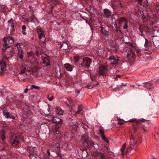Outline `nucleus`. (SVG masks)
<instances>
[{
    "instance_id": "nucleus-1",
    "label": "nucleus",
    "mask_w": 159,
    "mask_h": 159,
    "mask_svg": "<svg viewBox=\"0 0 159 159\" xmlns=\"http://www.w3.org/2000/svg\"><path fill=\"white\" fill-rule=\"evenodd\" d=\"M37 64V61L34 57L33 52H27L26 60L22 64V66L20 68L21 70L20 74H23L26 70L32 72H36L38 69Z\"/></svg>"
},
{
    "instance_id": "nucleus-2",
    "label": "nucleus",
    "mask_w": 159,
    "mask_h": 159,
    "mask_svg": "<svg viewBox=\"0 0 159 159\" xmlns=\"http://www.w3.org/2000/svg\"><path fill=\"white\" fill-rule=\"evenodd\" d=\"M129 122H134L133 124L134 127V132L136 131L137 129L139 128V125L142 122H145L147 121V120L143 119H137L136 118L131 119L129 121Z\"/></svg>"
},
{
    "instance_id": "nucleus-3",
    "label": "nucleus",
    "mask_w": 159,
    "mask_h": 159,
    "mask_svg": "<svg viewBox=\"0 0 159 159\" xmlns=\"http://www.w3.org/2000/svg\"><path fill=\"white\" fill-rule=\"evenodd\" d=\"M118 27H122L124 29L128 28V20L126 18L122 17L117 19Z\"/></svg>"
},
{
    "instance_id": "nucleus-4",
    "label": "nucleus",
    "mask_w": 159,
    "mask_h": 159,
    "mask_svg": "<svg viewBox=\"0 0 159 159\" xmlns=\"http://www.w3.org/2000/svg\"><path fill=\"white\" fill-rule=\"evenodd\" d=\"M4 44L3 48V50H6L12 44L14 43V40L11 37H8L7 38H4Z\"/></svg>"
},
{
    "instance_id": "nucleus-5",
    "label": "nucleus",
    "mask_w": 159,
    "mask_h": 159,
    "mask_svg": "<svg viewBox=\"0 0 159 159\" xmlns=\"http://www.w3.org/2000/svg\"><path fill=\"white\" fill-rule=\"evenodd\" d=\"M153 23H154L152 22L150 26L147 25H140L139 29L141 33V36H143V32H148L153 27V26H152V25L153 24Z\"/></svg>"
},
{
    "instance_id": "nucleus-6",
    "label": "nucleus",
    "mask_w": 159,
    "mask_h": 159,
    "mask_svg": "<svg viewBox=\"0 0 159 159\" xmlns=\"http://www.w3.org/2000/svg\"><path fill=\"white\" fill-rule=\"evenodd\" d=\"M61 137H59L58 139H56L55 140H53L51 144L54 147L57 148V151H54V152H56L57 154V156H61L59 149L60 146V143L61 142Z\"/></svg>"
},
{
    "instance_id": "nucleus-7",
    "label": "nucleus",
    "mask_w": 159,
    "mask_h": 159,
    "mask_svg": "<svg viewBox=\"0 0 159 159\" xmlns=\"http://www.w3.org/2000/svg\"><path fill=\"white\" fill-rule=\"evenodd\" d=\"M23 46L20 43H18L16 45L17 48L18 50V59L22 61H23V54L24 53L22 48Z\"/></svg>"
},
{
    "instance_id": "nucleus-8",
    "label": "nucleus",
    "mask_w": 159,
    "mask_h": 159,
    "mask_svg": "<svg viewBox=\"0 0 159 159\" xmlns=\"http://www.w3.org/2000/svg\"><path fill=\"white\" fill-rule=\"evenodd\" d=\"M7 72L6 63L3 60L0 61V75H3Z\"/></svg>"
},
{
    "instance_id": "nucleus-9",
    "label": "nucleus",
    "mask_w": 159,
    "mask_h": 159,
    "mask_svg": "<svg viewBox=\"0 0 159 159\" xmlns=\"http://www.w3.org/2000/svg\"><path fill=\"white\" fill-rule=\"evenodd\" d=\"M137 142V140L134 137L131 138L130 139L129 147L127 149V152H130L131 150L133 149H134L135 150H136L135 148V147Z\"/></svg>"
},
{
    "instance_id": "nucleus-10",
    "label": "nucleus",
    "mask_w": 159,
    "mask_h": 159,
    "mask_svg": "<svg viewBox=\"0 0 159 159\" xmlns=\"http://www.w3.org/2000/svg\"><path fill=\"white\" fill-rule=\"evenodd\" d=\"M15 23V21L13 19H11L8 21V30H9L11 33H12L14 30V25Z\"/></svg>"
},
{
    "instance_id": "nucleus-11",
    "label": "nucleus",
    "mask_w": 159,
    "mask_h": 159,
    "mask_svg": "<svg viewBox=\"0 0 159 159\" xmlns=\"http://www.w3.org/2000/svg\"><path fill=\"white\" fill-rule=\"evenodd\" d=\"M91 62V60L90 59L87 57H85L83 59L82 66L83 67L88 68L89 67Z\"/></svg>"
},
{
    "instance_id": "nucleus-12",
    "label": "nucleus",
    "mask_w": 159,
    "mask_h": 159,
    "mask_svg": "<svg viewBox=\"0 0 159 159\" xmlns=\"http://www.w3.org/2000/svg\"><path fill=\"white\" fill-rule=\"evenodd\" d=\"M108 60L111 64H118L119 59L117 57H115L112 54H111Z\"/></svg>"
},
{
    "instance_id": "nucleus-13",
    "label": "nucleus",
    "mask_w": 159,
    "mask_h": 159,
    "mask_svg": "<svg viewBox=\"0 0 159 159\" xmlns=\"http://www.w3.org/2000/svg\"><path fill=\"white\" fill-rule=\"evenodd\" d=\"M59 126L57 124L53 126L52 128V131L54 134L55 135H58L59 136L61 134V132L59 128Z\"/></svg>"
},
{
    "instance_id": "nucleus-14",
    "label": "nucleus",
    "mask_w": 159,
    "mask_h": 159,
    "mask_svg": "<svg viewBox=\"0 0 159 159\" xmlns=\"http://www.w3.org/2000/svg\"><path fill=\"white\" fill-rule=\"evenodd\" d=\"M37 32L39 35V38L40 39L42 42H44L46 39L44 32L40 28H38L37 29Z\"/></svg>"
},
{
    "instance_id": "nucleus-15",
    "label": "nucleus",
    "mask_w": 159,
    "mask_h": 159,
    "mask_svg": "<svg viewBox=\"0 0 159 159\" xmlns=\"http://www.w3.org/2000/svg\"><path fill=\"white\" fill-rule=\"evenodd\" d=\"M135 57V55L134 52L132 50L128 52L127 54V58L128 60L130 61H133L134 60Z\"/></svg>"
},
{
    "instance_id": "nucleus-16",
    "label": "nucleus",
    "mask_w": 159,
    "mask_h": 159,
    "mask_svg": "<svg viewBox=\"0 0 159 159\" xmlns=\"http://www.w3.org/2000/svg\"><path fill=\"white\" fill-rule=\"evenodd\" d=\"M107 70V67L106 66H99V73L102 75H104L106 73Z\"/></svg>"
},
{
    "instance_id": "nucleus-17",
    "label": "nucleus",
    "mask_w": 159,
    "mask_h": 159,
    "mask_svg": "<svg viewBox=\"0 0 159 159\" xmlns=\"http://www.w3.org/2000/svg\"><path fill=\"white\" fill-rule=\"evenodd\" d=\"M69 43L68 42H64L60 46V48L63 50H66L68 48L70 49L71 47L69 46Z\"/></svg>"
},
{
    "instance_id": "nucleus-18",
    "label": "nucleus",
    "mask_w": 159,
    "mask_h": 159,
    "mask_svg": "<svg viewBox=\"0 0 159 159\" xmlns=\"http://www.w3.org/2000/svg\"><path fill=\"white\" fill-rule=\"evenodd\" d=\"M19 136H16L14 139H11V144L13 146H16L19 143Z\"/></svg>"
},
{
    "instance_id": "nucleus-19",
    "label": "nucleus",
    "mask_w": 159,
    "mask_h": 159,
    "mask_svg": "<svg viewBox=\"0 0 159 159\" xmlns=\"http://www.w3.org/2000/svg\"><path fill=\"white\" fill-rule=\"evenodd\" d=\"M146 42L144 44L145 50H150L152 49V45L151 42H149L146 39Z\"/></svg>"
},
{
    "instance_id": "nucleus-20",
    "label": "nucleus",
    "mask_w": 159,
    "mask_h": 159,
    "mask_svg": "<svg viewBox=\"0 0 159 159\" xmlns=\"http://www.w3.org/2000/svg\"><path fill=\"white\" fill-rule=\"evenodd\" d=\"M153 45L156 47L159 46V37L157 36H154L152 38Z\"/></svg>"
},
{
    "instance_id": "nucleus-21",
    "label": "nucleus",
    "mask_w": 159,
    "mask_h": 159,
    "mask_svg": "<svg viewBox=\"0 0 159 159\" xmlns=\"http://www.w3.org/2000/svg\"><path fill=\"white\" fill-rule=\"evenodd\" d=\"M3 114L5 116V117L7 118H10L12 120H14L15 119V117L11 114H10V113L7 112V111H3Z\"/></svg>"
},
{
    "instance_id": "nucleus-22",
    "label": "nucleus",
    "mask_w": 159,
    "mask_h": 159,
    "mask_svg": "<svg viewBox=\"0 0 159 159\" xmlns=\"http://www.w3.org/2000/svg\"><path fill=\"white\" fill-rule=\"evenodd\" d=\"M42 63L44 66H47L50 65L49 59L47 57H44L43 58Z\"/></svg>"
},
{
    "instance_id": "nucleus-23",
    "label": "nucleus",
    "mask_w": 159,
    "mask_h": 159,
    "mask_svg": "<svg viewBox=\"0 0 159 159\" xmlns=\"http://www.w3.org/2000/svg\"><path fill=\"white\" fill-rule=\"evenodd\" d=\"M154 8L156 9V11H157L153 16L154 18L156 19L159 18V5L157 6L156 5L154 6Z\"/></svg>"
},
{
    "instance_id": "nucleus-24",
    "label": "nucleus",
    "mask_w": 159,
    "mask_h": 159,
    "mask_svg": "<svg viewBox=\"0 0 159 159\" xmlns=\"http://www.w3.org/2000/svg\"><path fill=\"white\" fill-rule=\"evenodd\" d=\"M64 67L68 71H71L73 70V67L69 63L65 64Z\"/></svg>"
},
{
    "instance_id": "nucleus-25",
    "label": "nucleus",
    "mask_w": 159,
    "mask_h": 159,
    "mask_svg": "<svg viewBox=\"0 0 159 159\" xmlns=\"http://www.w3.org/2000/svg\"><path fill=\"white\" fill-rule=\"evenodd\" d=\"M139 3L144 7L148 6V2L147 0H138Z\"/></svg>"
},
{
    "instance_id": "nucleus-26",
    "label": "nucleus",
    "mask_w": 159,
    "mask_h": 159,
    "mask_svg": "<svg viewBox=\"0 0 159 159\" xmlns=\"http://www.w3.org/2000/svg\"><path fill=\"white\" fill-rule=\"evenodd\" d=\"M142 20L144 22L150 20V16L148 15H143L142 16Z\"/></svg>"
},
{
    "instance_id": "nucleus-27",
    "label": "nucleus",
    "mask_w": 159,
    "mask_h": 159,
    "mask_svg": "<svg viewBox=\"0 0 159 159\" xmlns=\"http://www.w3.org/2000/svg\"><path fill=\"white\" fill-rule=\"evenodd\" d=\"M126 144L125 143L124 144L122 147V148L121 149V154L122 155H124V154H126L128 152H127V150L126 151H125L124 150L125 149V148H126Z\"/></svg>"
},
{
    "instance_id": "nucleus-28",
    "label": "nucleus",
    "mask_w": 159,
    "mask_h": 159,
    "mask_svg": "<svg viewBox=\"0 0 159 159\" xmlns=\"http://www.w3.org/2000/svg\"><path fill=\"white\" fill-rule=\"evenodd\" d=\"M104 13L107 18L109 17L111 15L110 11L109 10L107 9L104 10Z\"/></svg>"
},
{
    "instance_id": "nucleus-29",
    "label": "nucleus",
    "mask_w": 159,
    "mask_h": 159,
    "mask_svg": "<svg viewBox=\"0 0 159 159\" xmlns=\"http://www.w3.org/2000/svg\"><path fill=\"white\" fill-rule=\"evenodd\" d=\"M37 20V18L34 16L30 17L28 19L27 21L28 22H35Z\"/></svg>"
},
{
    "instance_id": "nucleus-30",
    "label": "nucleus",
    "mask_w": 159,
    "mask_h": 159,
    "mask_svg": "<svg viewBox=\"0 0 159 159\" xmlns=\"http://www.w3.org/2000/svg\"><path fill=\"white\" fill-rule=\"evenodd\" d=\"M145 86L148 89L150 90L152 89L153 88L152 84L149 83H146L145 84Z\"/></svg>"
},
{
    "instance_id": "nucleus-31",
    "label": "nucleus",
    "mask_w": 159,
    "mask_h": 159,
    "mask_svg": "<svg viewBox=\"0 0 159 159\" xmlns=\"http://www.w3.org/2000/svg\"><path fill=\"white\" fill-rule=\"evenodd\" d=\"M56 112L59 115H62L63 113V110L59 107L57 108Z\"/></svg>"
},
{
    "instance_id": "nucleus-32",
    "label": "nucleus",
    "mask_w": 159,
    "mask_h": 159,
    "mask_svg": "<svg viewBox=\"0 0 159 159\" xmlns=\"http://www.w3.org/2000/svg\"><path fill=\"white\" fill-rule=\"evenodd\" d=\"M30 155H29V156L31 159H37V157H36L34 156L35 152L34 151L31 152L30 151Z\"/></svg>"
},
{
    "instance_id": "nucleus-33",
    "label": "nucleus",
    "mask_w": 159,
    "mask_h": 159,
    "mask_svg": "<svg viewBox=\"0 0 159 159\" xmlns=\"http://www.w3.org/2000/svg\"><path fill=\"white\" fill-rule=\"evenodd\" d=\"M58 2V0H49V3L51 6L55 5Z\"/></svg>"
},
{
    "instance_id": "nucleus-34",
    "label": "nucleus",
    "mask_w": 159,
    "mask_h": 159,
    "mask_svg": "<svg viewBox=\"0 0 159 159\" xmlns=\"http://www.w3.org/2000/svg\"><path fill=\"white\" fill-rule=\"evenodd\" d=\"M116 20L115 18H112L111 19V24L115 26L116 28H117V24Z\"/></svg>"
},
{
    "instance_id": "nucleus-35",
    "label": "nucleus",
    "mask_w": 159,
    "mask_h": 159,
    "mask_svg": "<svg viewBox=\"0 0 159 159\" xmlns=\"http://www.w3.org/2000/svg\"><path fill=\"white\" fill-rule=\"evenodd\" d=\"M117 120L118 121V124L120 125L123 124L124 123V120L119 117H117Z\"/></svg>"
},
{
    "instance_id": "nucleus-36",
    "label": "nucleus",
    "mask_w": 159,
    "mask_h": 159,
    "mask_svg": "<svg viewBox=\"0 0 159 159\" xmlns=\"http://www.w3.org/2000/svg\"><path fill=\"white\" fill-rule=\"evenodd\" d=\"M105 52V50L103 49H99L98 51V53L99 55H100L101 56Z\"/></svg>"
},
{
    "instance_id": "nucleus-37",
    "label": "nucleus",
    "mask_w": 159,
    "mask_h": 159,
    "mask_svg": "<svg viewBox=\"0 0 159 159\" xmlns=\"http://www.w3.org/2000/svg\"><path fill=\"white\" fill-rule=\"evenodd\" d=\"M98 83H97L96 84H93L92 85H91L90 86H87V87L88 88V89H90L92 88H93L94 87L96 86L97 85H98Z\"/></svg>"
},
{
    "instance_id": "nucleus-38",
    "label": "nucleus",
    "mask_w": 159,
    "mask_h": 159,
    "mask_svg": "<svg viewBox=\"0 0 159 159\" xmlns=\"http://www.w3.org/2000/svg\"><path fill=\"white\" fill-rule=\"evenodd\" d=\"M26 29V26L25 25H23L22 26V33L24 35H25L26 33L25 32V30Z\"/></svg>"
},
{
    "instance_id": "nucleus-39",
    "label": "nucleus",
    "mask_w": 159,
    "mask_h": 159,
    "mask_svg": "<svg viewBox=\"0 0 159 159\" xmlns=\"http://www.w3.org/2000/svg\"><path fill=\"white\" fill-rule=\"evenodd\" d=\"M101 136L102 139L103 140L105 141L107 143L108 142V141L107 139L104 134H102Z\"/></svg>"
},
{
    "instance_id": "nucleus-40",
    "label": "nucleus",
    "mask_w": 159,
    "mask_h": 159,
    "mask_svg": "<svg viewBox=\"0 0 159 159\" xmlns=\"http://www.w3.org/2000/svg\"><path fill=\"white\" fill-rule=\"evenodd\" d=\"M82 110V106H80L78 107V111H77L75 112L79 113Z\"/></svg>"
},
{
    "instance_id": "nucleus-41",
    "label": "nucleus",
    "mask_w": 159,
    "mask_h": 159,
    "mask_svg": "<svg viewBox=\"0 0 159 159\" xmlns=\"http://www.w3.org/2000/svg\"><path fill=\"white\" fill-rule=\"evenodd\" d=\"M52 120L54 121V122H55L56 123H57L58 122H59V120L60 121L61 120V119H57V120H55V119L54 118L52 117Z\"/></svg>"
},
{
    "instance_id": "nucleus-42",
    "label": "nucleus",
    "mask_w": 159,
    "mask_h": 159,
    "mask_svg": "<svg viewBox=\"0 0 159 159\" xmlns=\"http://www.w3.org/2000/svg\"><path fill=\"white\" fill-rule=\"evenodd\" d=\"M74 59L75 61H78L79 60V57L77 56H75L74 57Z\"/></svg>"
},
{
    "instance_id": "nucleus-43",
    "label": "nucleus",
    "mask_w": 159,
    "mask_h": 159,
    "mask_svg": "<svg viewBox=\"0 0 159 159\" xmlns=\"http://www.w3.org/2000/svg\"><path fill=\"white\" fill-rule=\"evenodd\" d=\"M66 104L69 106H71L72 109H73L75 107L73 106V103L71 102H70L69 104L67 103Z\"/></svg>"
},
{
    "instance_id": "nucleus-44",
    "label": "nucleus",
    "mask_w": 159,
    "mask_h": 159,
    "mask_svg": "<svg viewBox=\"0 0 159 159\" xmlns=\"http://www.w3.org/2000/svg\"><path fill=\"white\" fill-rule=\"evenodd\" d=\"M32 87V89H39V87L38 86H35L34 85H32L31 86Z\"/></svg>"
},
{
    "instance_id": "nucleus-45",
    "label": "nucleus",
    "mask_w": 159,
    "mask_h": 159,
    "mask_svg": "<svg viewBox=\"0 0 159 159\" xmlns=\"http://www.w3.org/2000/svg\"><path fill=\"white\" fill-rule=\"evenodd\" d=\"M87 144L88 145H90L91 146H92L94 145V143L93 142L91 141L89 142V143H87Z\"/></svg>"
},
{
    "instance_id": "nucleus-46",
    "label": "nucleus",
    "mask_w": 159,
    "mask_h": 159,
    "mask_svg": "<svg viewBox=\"0 0 159 159\" xmlns=\"http://www.w3.org/2000/svg\"><path fill=\"white\" fill-rule=\"evenodd\" d=\"M48 99L49 101H52L53 99V97L52 96L49 97L48 96Z\"/></svg>"
},
{
    "instance_id": "nucleus-47",
    "label": "nucleus",
    "mask_w": 159,
    "mask_h": 159,
    "mask_svg": "<svg viewBox=\"0 0 159 159\" xmlns=\"http://www.w3.org/2000/svg\"><path fill=\"white\" fill-rule=\"evenodd\" d=\"M99 133L100 134H101V135H102V134H104L103 130L102 129H100Z\"/></svg>"
},
{
    "instance_id": "nucleus-48",
    "label": "nucleus",
    "mask_w": 159,
    "mask_h": 159,
    "mask_svg": "<svg viewBox=\"0 0 159 159\" xmlns=\"http://www.w3.org/2000/svg\"><path fill=\"white\" fill-rule=\"evenodd\" d=\"M1 139L3 141L5 139V137L4 135H3L1 136Z\"/></svg>"
},
{
    "instance_id": "nucleus-49",
    "label": "nucleus",
    "mask_w": 159,
    "mask_h": 159,
    "mask_svg": "<svg viewBox=\"0 0 159 159\" xmlns=\"http://www.w3.org/2000/svg\"><path fill=\"white\" fill-rule=\"evenodd\" d=\"M9 129L8 127V126H6V127H4L3 128V131H6V130H5V129Z\"/></svg>"
},
{
    "instance_id": "nucleus-50",
    "label": "nucleus",
    "mask_w": 159,
    "mask_h": 159,
    "mask_svg": "<svg viewBox=\"0 0 159 159\" xmlns=\"http://www.w3.org/2000/svg\"><path fill=\"white\" fill-rule=\"evenodd\" d=\"M103 28L102 27H101V31L102 33L104 34V32H103Z\"/></svg>"
},
{
    "instance_id": "nucleus-51",
    "label": "nucleus",
    "mask_w": 159,
    "mask_h": 159,
    "mask_svg": "<svg viewBox=\"0 0 159 159\" xmlns=\"http://www.w3.org/2000/svg\"><path fill=\"white\" fill-rule=\"evenodd\" d=\"M47 153L48 154V155L49 156L50 155V152L48 150H47Z\"/></svg>"
},
{
    "instance_id": "nucleus-52",
    "label": "nucleus",
    "mask_w": 159,
    "mask_h": 159,
    "mask_svg": "<svg viewBox=\"0 0 159 159\" xmlns=\"http://www.w3.org/2000/svg\"><path fill=\"white\" fill-rule=\"evenodd\" d=\"M28 89L27 88H26V89H25V91H24V92L25 93H27V92H28Z\"/></svg>"
},
{
    "instance_id": "nucleus-53",
    "label": "nucleus",
    "mask_w": 159,
    "mask_h": 159,
    "mask_svg": "<svg viewBox=\"0 0 159 159\" xmlns=\"http://www.w3.org/2000/svg\"><path fill=\"white\" fill-rule=\"evenodd\" d=\"M93 76V75H92L91 74V75H90V76H91V79H92V80H94V79H95V78H92V76Z\"/></svg>"
},
{
    "instance_id": "nucleus-54",
    "label": "nucleus",
    "mask_w": 159,
    "mask_h": 159,
    "mask_svg": "<svg viewBox=\"0 0 159 159\" xmlns=\"http://www.w3.org/2000/svg\"><path fill=\"white\" fill-rule=\"evenodd\" d=\"M116 31L118 33L119 32V33H121V31H120V30H116Z\"/></svg>"
},
{
    "instance_id": "nucleus-55",
    "label": "nucleus",
    "mask_w": 159,
    "mask_h": 159,
    "mask_svg": "<svg viewBox=\"0 0 159 159\" xmlns=\"http://www.w3.org/2000/svg\"><path fill=\"white\" fill-rule=\"evenodd\" d=\"M76 92L77 93H80V91L79 90H77L76 91Z\"/></svg>"
},
{
    "instance_id": "nucleus-56",
    "label": "nucleus",
    "mask_w": 159,
    "mask_h": 159,
    "mask_svg": "<svg viewBox=\"0 0 159 159\" xmlns=\"http://www.w3.org/2000/svg\"><path fill=\"white\" fill-rule=\"evenodd\" d=\"M83 19H84V18H82ZM85 20L86 21V22L87 23H88V21H87V20Z\"/></svg>"
},
{
    "instance_id": "nucleus-57",
    "label": "nucleus",
    "mask_w": 159,
    "mask_h": 159,
    "mask_svg": "<svg viewBox=\"0 0 159 159\" xmlns=\"http://www.w3.org/2000/svg\"><path fill=\"white\" fill-rule=\"evenodd\" d=\"M129 45L131 46L132 45V44L131 43H129Z\"/></svg>"
},
{
    "instance_id": "nucleus-58",
    "label": "nucleus",
    "mask_w": 159,
    "mask_h": 159,
    "mask_svg": "<svg viewBox=\"0 0 159 159\" xmlns=\"http://www.w3.org/2000/svg\"><path fill=\"white\" fill-rule=\"evenodd\" d=\"M143 130H144V131H145V129H144V128H143Z\"/></svg>"
},
{
    "instance_id": "nucleus-59",
    "label": "nucleus",
    "mask_w": 159,
    "mask_h": 159,
    "mask_svg": "<svg viewBox=\"0 0 159 159\" xmlns=\"http://www.w3.org/2000/svg\"><path fill=\"white\" fill-rule=\"evenodd\" d=\"M118 7H121V6L120 5H117Z\"/></svg>"
},
{
    "instance_id": "nucleus-60",
    "label": "nucleus",
    "mask_w": 159,
    "mask_h": 159,
    "mask_svg": "<svg viewBox=\"0 0 159 159\" xmlns=\"http://www.w3.org/2000/svg\"><path fill=\"white\" fill-rule=\"evenodd\" d=\"M38 54H39L38 52H37V53H36V55H38Z\"/></svg>"
},
{
    "instance_id": "nucleus-61",
    "label": "nucleus",
    "mask_w": 159,
    "mask_h": 159,
    "mask_svg": "<svg viewBox=\"0 0 159 159\" xmlns=\"http://www.w3.org/2000/svg\"><path fill=\"white\" fill-rule=\"evenodd\" d=\"M32 148H30V150H29L30 151V150H31Z\"/></svg>"
},
{
    "instance_id": "nucleus-62",
    "label": "nucleus",
    "mask_w": 159,
    "mask_h": 159,
    "mask_svg": "<svg viewBox=\"0 0 159 159\" xmlns=\"http://www.w3.org/2000/svg\"><path fill=\"white\" fill-rule=\"evenodd\" d=\"M116 5H115V4H113V6H115Z\"/></svg>"
},
{
    "instance_id": "nucleus-63",
    "label": "nucleus",
    "mask_w": 159,
    "mask_h": 159,
    "mask_svg": "<svg viewBox=\"0 0 159 159\" xmlns=\"http://www.w3.org/2000/svg\"><path fill=\"white\" fill-rule=\"evenodd\" d=\"M53 7V6H51V9H52V8Z\"/></svg>"
},
{
    "instance_id": "nucleus-64",
    "label": "nucleus",
    "mask_w": 159,
    "mask_h": 159,
    "mask_svg": "<svg viewBox=\"0 0 159 159\" xmlns=\"http://www.w3.org/2000/svg\"><path fill=\"white\" fill-rule=\"evenodd\" d=\"M11 52H12V53H14V52L12 51V50H11Z\"/></svg>"
}]
</instances>
